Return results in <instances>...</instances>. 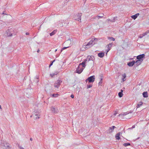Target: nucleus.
<instances>
[{"label": "nucleus", "instance_id": "obj_33", "mask_svg": "<svg viewBox=\"0 0 149 149\" xmlns=\"http://www.w3.org/2000/svg\"><path fill=\"white\" fill-rule=\"evenodd\" d=\"M122 113V115H123V116H125V115L127 114H128L129 113H127V112H124V113Z\"/></svg>", "mask_w": 149, "mask_h": 149}, {"label": "nucleus", "instance_id": "obj_32", "mask_svg": "<svg viewBox=\"0 0 149 149\" xmlns=\"http://www.w3.org/2000/svg\"><path fill=\"white\" fill-rule=\"evenodd\" d=\"M35 80H36V81L37 82H38L39 81L38 78L37 77L35 79Z\"/></svg>", "mask_w": 149, "mask_h": 149}, {"label": "nucleus", "instance_id": "obj_15", "mask_svg": "<svg viewBox=\"0 0 149 149\" xmlns=\"http://www.w3.org/2000/svg\"><path fill=\"white\" fill-rule=\"evenodd\" d=\"M142 62L141 61L139 60H137L135 62V65L137 66H139L141 64Z\"/></svg>", "mask_w": 149, "mask_h": 149}, {"label": "nucleus", "instance_id": "obj_47", "mask_svg": "<svg viewBox=\"0 0 149 149\" xmlns=\"http://www.w3.org/2000/svg\"><path fill=\"white\" fill-rule=\"evenodd\" d=\"M93 20H94V19H93V18H91V19H90V21H92Z\"/></svg>", "mask_w": 149, "mask_h": 149}, {"label": "nucleus", "instance_id": "obj_54", "mask_svg": "<svg viewBox=\"0 0 149 149\" xmlns=\"http://www.w3.org/2000/svg\"><path fill=\"white\" fill-rule=\"evenodd\" d=\"M107 20H108V21H111V20H110V19H107Z\"/></svg>", "mask_w": 149, "mask_h": 149}, {"label": "nucleus", "instance_id": "obj_26", "mask_svg": "<svg viewBox=\"0 0 149 149\" xmlns=\"http://www.w3.org/2000/svg\"><path fill=\"white\" fill-rule=\"evenodd\" d=\"M104 15L103 14H101L100 16H99V15L97 16V18L98 19H99L100 18H102L103 17Z\"/></svg>", "mask_w": 149, "mask_h": 149}, {"label": "nucleus", "instance_id": "obj_50", "mask_svg": "<svg viewBox=\"0 0 149 149\" xmlns=\"http://www.w3.org/2000/svg\"><path fill=\"white\" fill-rule=\"evenodd\" d=\"M135 127V125H133L132 126V127L131 128L132 129L133 128Z\"/></svg>", "mask_w": 149, "mask_h": 149}, {"label": "nucleus", "instance_id": "obj_36", "mask_svg": "<svg viewBox=\"0 0 149 149\" xmlns=\"http://www.w3.org/2000/svg\"><path fill=\"white\" fill-rule=\"evenodd\" d=\"M50 75L52 77H53L55 75L54 74V73L53 74H50Z\"/></svg>", "mask_w": 149, "mask_h": 149}, {"label": "nucleus", "instance_id": "obj_11", "mask_svg": "<svg viewBox=\"0 0 149 149\" xmlns=\"http://www.w3.org/2000/svg\"><path fill=\"white\" fill-rule=\"evenodd\" d=\"M86 60H84V61H83V62H82V63H80L79 66V67H83V68H85V66H86V65H85V64L86 63Z\"/></svg>", "mask_w": 149, "mask_h": 149}, {"label": "nucleus", "instance_id": "obj_45", "mask_svg": "<svg viewBox=\"0 0 149 149\" xmlns=\"http://www.w3.org/2000/svg\"><path fill=\"white\" fill-rule=\"evenodd\" d=\"M70 97L72 98H73L74 97V95L73 94H72L71 95Z\"/></svg>", "mask_w": 149, "mask_h": 149}, {"label": "nucleus", "instance_id": "obj_10", "mask_svg": "<svg viewBox=\"0 0 149 149\" xmlns=\"http://www.w3.org/2000/svg\"><path fill=\"white\" fill-rule=\"evenodd\" d=\"M95 59V57L94 56H87V57L86 60V61L88 60L89 61L90 60H92L93 61Z\"/></svg>", "mask_w": 149, "mask_h": 149}, {"label": "nucleus", "instance_id": "obj_60", "mask_svg": "<svg viewBox=\"0 0 149 149\" xmlns=\"http://www.w3.org/2000/svg\"><path fill=\"white\" fill-rule=\"evenodd\" d=\"M123 89H125V87H124V88H123Z\"/></svg>", "mask_w": 149, "mask_h": 149}, {"label": "nucleus", "instance_id": "obj_29", "mask_svg": "<svg viewBox=\"0 0 149 149\" xmlns=\"http://www.w3.org/2000/svg\"><path fill=\"white\" fill-rule=\"evenodd\" d=\"M108 39H111V40H112L113 41H114L115 40V38L112 37H108Z\"/></svg>", "mask_w": 149, "mask_h": 149}, {"label": "nucleus", "instance_id": "obj_58", "mask_svg": "<svg viewBox=\"0 0 149 149\" xmlns=\"http://www.w3.org/2000/svg\"><path fill=\"white\" fill-rule=\"evenodd\" d=\"M57 51V49H56L55 50V52H56Z\"/></svg>", "mask_w": 149, "mask_h": 149}, {"label": "nucleus", "instance_id": "obj_62", "mask_svg": "<svg viewBox=\"0 0 149 149\" xmlns=\"http://www.w3.org/2000/svg\"><path fill=\"white\" fill-rule=\"evenodd\" d=\"M57 149H58V148Z\"/></svg>", "mask_w": 149, "mask_h": 149}, {"label": "nucleus", "instance_id": "obj_31", "mask_svg": "<svg viewBox=\"0 0 149 149\" xmlns=\"http://www.w3.org/2000/svg\"><path fill=\"white\" fill-rule=\"evenodd\" d=\"M117 18V17H115L113 18V19L111 21V22H114L115 21V19Z\"/></svg>", "mask_w": 149, "mask_h": 149}, {"label": "nucleus", "instance_id": "obj_22", "mask_svg": "<svg viewBox=\"0 0 149 149\" xmlns=\"http://www.w3.org/2000/svg\"><path fill=\"white\" fill-rule=\"evenodd\" d=\"M57 31L56 30H54L52 32H51V33H50V36H52L54 35V34H55L56 33V32Z\"/></svg>", "mask_w": 149, "mask_h": 149}, {"label": "nucleus", "instance_id": "obj_59", "mask_svg": "<svg viewBox=\"0 0 149 149\" xmlns=\"http://www.w3.org/2000/svg\"><path fill=\"white\" fill-rule=\"evenodd\" d=\"M1 106L0 105V109H1Z\"/></svg>", "mask_w": 149, "mask_h": 149}, {"label": "nucleus", "instance_id": "obj_25", "mask_svg": "<svg viewBox=\"0 0 149 149\" xmlns=\"http://www.w3.org/2000/svg\"><path fill=\"white\" fill-rule=\"evenodd\" d=\"M123 145L125 147H126L127 146H129L130 145V144L129 143H125L123 144Z\"/></svg>", "mask_w": 149, "mask_h": 149}, {"label": "nucleus", "instance_id": "obj_6", "mask_svg": "<svg viewBox=\"0 0 149 149\" xmlns=\"http://www.w3.org/2000/svg\"><path fill=\"white\" fill-rule=\"evenodd\" d=\"M82 15L81 13H78L75 15V17H77V18L75 17V19L78 21L81 22V17Z\"/></svg>", "mask_w": 149, "mask_h": 149}, {"label": "nucleus", "instance_id": "obj_61", "mask_svg": "<svg viewBox=\"0 0 149 149\" xmlns=\"http://www.w3.org/2000/svg\"><path fill=\"white\" fill-rule=\"evenodd\" d=\"M139 102L141 103V102Z\"/></svg>", "mask_w": 149, "mask_h": 149}, {"label": "nucleus", "instance_id": "obj_2", "mask_svg": "<svg viewBox=\"0 0 149 149\" xmlns=\"http://www.w3.org/2000/svg\"><path fill=\"white\" fill-rule=\"evenodd\" d=\"M34 117L36 119H39L40 118V113L39 112L36 111L33 113V114L31 116V117Z\"/></svg>", "mask_w": 149, "mask_h": 149}, {"label": "nucleus", "instance_id": "obj_40", "mask_svg": "<svg viewBox=\"0 0 149 149\" xmlns=\"http://www.w3.org/2000/svg\"><path fill=\"white\" fill-rule=\"evenodd\" d=\"M68 47H63V48L61 50V52L63 50H64V49H66Z\"/></svg>", "mask_w": 149, "mask_h": 149}, {"label": "nucleus", "instance_id": "obj_57", "mask_svg": "<svg viewBox=\"0 0 149 149\" xmlns=\"http://www.w3.org/2000/svg\"><path fill=\"white\" fill-rule=\"evenodd\" d=\"M55 61V60H54L53 61H52V62H53H53H54Z\"/></svg>", "mask_w": 149, "mask_h": 149}, {"label": "nucleus", "instance_id": "obj_8", "mask_svg": "<svg viewBox=\"0 0 149 149\" xmlns=\"http://www.w3.org/2000/svg\"><path fill=\"white\" fill-rule=\"evenodd\" d=\"M116 128V127L114 126H113L109 127V129L107 131V133L108 134L111 133L113 131L114 129Z\"/></svg>", "mask_w": 149, "mask_h": 149}, {"label": "nucleus", "instance_id": "obj_52", "mask_svg": "<svg viewBox=\"0 0 149 149\" xmlns=\"http://www.w3.org/2000/svg\"><path fill=\"white\" fill-rule=\"evenodd\" d=\"M146 32L147 33V34L149 33V30H148V31Z\"/></svg>", "mask_w": 149, "mask_h": 149}, {"label": "nucleus", "instance_id": "obj_55", "mask_svg": "<svg viewBox=\"0 0 149 149\" xmlns=\"http://www.w3.org/2000/svg\"><path fill=\"white\" fill-rule=\"evenodd\" d=\"M40 52V50L39 49H38V50H37V52L38 53L39 52Z\"/></svg>", "mask_w": 149, "mask_h": 149}, {"label": "nucleus", "instance_id": "obj_12", "mask_svg": "<svg viewBox=\"0 0 149 149\" xmlns=\"http://www.w3.org/2000/svg\"><path fill=\"white\" fill-rule=\"evenodd\" d=\"M135 64V61H130L127 63V65L130 67H132Z\"/></svg>", "mask_w": 149, "mask_h": 149}, {"label": "nucleus", "instance_id": "obj_53", "mask_svg": "<svg viewBox=\"0 0 149 149\" xmlns=\"http://www.w3.org/2000/svg\"><path fill=\"white\" fill-rule=\"evenodd\" d=\"M122 115V113H120V114H119V115L118 116L119 117L121 115Z\"/></svg>", "mask_w": 149, "mask_h": 149}, {"label": "nucleus", "instance_id": "obj_46", "mask_svg": "<svg viewBox=\"0 0 149 149\" xmlns=\"http://www.w3.org/2000/svg\"><path fill=\"white\" fill-rule=\"evenodd\" d=\"M117 113H118L116 111H115V113L113 114V115L115 116H116Z\"/></svg>", "mask_w": 149, "mask_h": 149}, {"label": "nucleus", "instance_id": "obj_48", "mask_svg": "<svg viewBox=\"0 0 149 149\" xmlns=\"http://www.w3.org/2000/svg\"><path fill=\"white\" fill-rule=\"evenodd\" d=\"M139 13H137L136 14H135V15H136V16H137V17L138 16H139Z\"/></svg>", "mask_w": 149, "mask_h": 149}, {"label": "nucleus", "instance_id": "obj_18", "mask_svg": "<svg viewBox=\"0 0 149 149\" xmlns=\"http://www.w3.org/2000/svg\"><path fill=\"white\" fill-rule=\"evenodd\" d=\"M143 95L144 97H148V92L147 91L143 92Z\"/></svg>", "mask_w": 149, "mask_h": 149}, {"label": "nucleus", "instance_id": "obj_24", "mask_svg": "<svg viewBox=\"0 0 149 149\" xmlns=\"http://www.w3.org/2000/svg\"><path fill=\"white\" fill-rule=\"evenodd\" d=\"M89 42L90 43L91 45L92 46L96 43V42H94V40L93 39L91 40Z\"/></svg>", "mask_w": 149, "mask_h": 149}, {"label": "nucleus", "instance_id": "obj_56", "mask_svg": "<svg viewBox=\"0 0 149 149\" xmlns=\"http://www.w3.org/2000/svg\"><path fill=\"white\" fill-rule=\"evenodd\" d=\"M32 140H33V139H32V138H30V140L31 141H32Z\"/></svg>", "mask_w": 149, "mask_h": 149}, {"label": "nucleus", "instance_id": "obj_39", "mask_svg": "<svg viewBox=\"0 0 149 149\" xmlns=\"http://www.w3.org/2000/svg\"><path fill=\"white\" fill-rule=\"evenodd\" d=\"M18 147L20 149H24V148H23L20 146L19 145H18Z\"/></svg>", "mask_w": 149, "mask_h": 149}, {"label": "nucleus", "instance_id": "obj_16", "mask_svg": "<svg viewBox=\"0 0 149 149\" xmlns=\"http://www.w3.org/2000/svg\"><path fill=\"white\" fill-rule=\"evenodd\" d=\"M97 55L100 58H102L104 56V54L103 52H100Z\"/></svg>", "mask_w": 149, "mask_h": 149}, {"label": "nucleus", "instance_id": "obj_23", "mask_svg": "<svg viewBox=\"0 0 149 149\" xmlns=\"http://www.w3.org/2000/svg\"><path fill=\"white\" fill-rule=\"evenodd\" d=\"M122 76L123 77L122 80L123 82H124L125 80V78L126 77L125 74H124L122 75Z\"/></svg>", "mask_w": 149, "mask_h": 149}, {"label": "nucleus", "instance_id": "obj_5", "mask_svg": "<svg viewBox=\"0 0 149 149\" xmlns=\"http://www.w3.org/2000/svg\"><path fill=\"white\" fill-rule=\"evenodd\" d=\"M145 55L144 54L139 55L136 56V59L138 60L142 61H143V59L145 58Z\"/></svg>", "mask_w": 149, "mask_h": 149}, {"label": "nucleus", "instance_id": "obj_28", "mask_svg": "<svg viewBox=\"0 0 149 149\" xmlns=\"http://www.w3.org/2000/svg\"><path fill=\"white\" fill-rule=\"evenodd\" d=\"M92 84H89L88 85L87 84V88H88L92 87Z\"/></svg>", "mask_w": 149, "mask_h": 149}, {"label": "nucleus", "instance_id": "obj_51", "mask_svg": "<svg viewBox=\"0 0 149 149\" xmlns=\"http://www.w3.org/2000/svg\"><path fill=\"white\" fill-rule=\"evenodd\" d=\"M2 14L3 15H6L7 14H6V13H4V12H3V13H2Z\"/></svg>", "mask_w": 149, "mask_h": 149}, {"label": "nucleus", "instance_id": "obj_38", "mask_svg": "<svg viewBox=\"0 0 149 149\" xmlns=\"http://www.w3.org/2000/svg\"><path fill=\"white\" fill-rule=\"evenodd\" d=\"M59 73V72L58 71H56V72H55L54 73L55 75H56L57 74Z\"/></svg>", "mask_w": 149, "mask_h": 149}, {"label": "nucleus", "instance_id": "obj_35", "mask_svg": "<svg viewBox=\"0 0 149 149\" xmlns=\"http://www.w3.org/2000/svg\"><path fill=\"white\" fill-rule=\"evenodd\" d=\"M147 34V33L146 32L143 33V34H142V35H143V36H144L146 35Z\"/></svg>", "mask_w": 149, "mask_h": 149}, {"label": "nucleus", "instance_id": "obj_3", "mask_svg": "<svg viewBox=\"0 0 149 149\" xmlns=\"http://www.w3.org/2000/svg\"><path fill=\"white\" fill-rule=\"evenodd\" d=\"M95 75H93L88 77L86 80V81L87 82L88 81L89 83L93 82L95 80Z\"/></svg>", "mask_w": 149, "mask_h": 149}, {"label": "nucleus", "instance_id": "obj_27", "mask_svg": "<svg viewBox=\"0 0 149 149\" xmlns=\"http://www.w3.org/2000/svg\"><path fill=\"white\" fill-rule=\"evenodd\" d=\"M131 17L134 19H135L137 17V16L135 15L131 16Z\"/></svg>", "mask_w": 149, "mask_h": 149}, {"label": "nucleus", "instance_id": "obj_37", "mask_svg": "<svg viewBox=\"0 0 149 149\" xmlns=\"http://www.w3.org/2000/svg\"><path fill=\"white\" fill-rule=\"evenodd\" d=\"M100 76L101 77V78H100V81H102V75L101 74L100 75Z\"/></svg>", "mask_w": 149, "mask_h": 149}, {"label": "nucleus", "instance_id": "obj_49", "mask_svg": "<svg viewBox=\"0 0 149 149\" xmlns=\"http://www.w3.org/2000/svg\"><path fill=\"white\" fill-rule=\"evenodd\" d=\"M29 33H28V32L26 33V35H29Z\"/></svg>", "mask_w": 149, "mask_h": 149}, {"label": "nucleus", "instance_id": "obj_7", "mask_svg": "<svg viewBox=\"0 0 149 149\" xmlns=\"http://www.w3.org/2000/svg\"><path fill=\"white\" fill-rule=\"evenodd\" d=\"M84 69V68L82 67H79L78 65L76 70V72L78 74H80L82 72Z\"/></svg>", "mask_w": 149, "mask_h": 149}, {"label": "nucleus", "instance_id": "obj_4", "mask_svg": "<svg viewBox=\"0 0 149 149\" xmlns=\"http://www.w3.org/2000/svg\"><path fill=\"white\" fill-rule=\"evenodd\" d=\"M62 82V81L61 80L59 79L57 80L54 85V87L58 88Z\"/></svg>", "mask_w": 149, "mask_h": 149}, {"label": "nucleus", "instance_id": "obj_41", "mask_svg": "<svg viewBox=\"0 0 149 149\" xmlns=\"http://www.w3.org/2000/svg\"><path fill=\"white\" fill-rule=\"evenodd\" d=\"M53 63V62H52V61H51L50 64V65H49V67H51V66H52V65Z\"/></svg>", "mask_w": 149, "mask_h": 149}, {"label": "nucleus", "instance_id": "obj_20", "mask_svg": "<svg viewBox=\"0 0 149 149\" xmlns=\"http://www.w3.org/2000/svg\"><path fill=\"white\" fill-rule=\"evenodd\" d=\"M2 146H4L7 149V148H9V146L8 145V144L6 143V145H5L4 143H2Z\"/></svg>", "mask_w": 149, "mask_h": 149}, {"label": "nucleus", "instance_id": "obj_17", "mask_svg": "<svg viewBox=\"0 0 149 149\" xmlns=\"http://www.w3.org/2000/svg\"><path fill=\"white\" fill-rule=\"evenodd\" d=\"M84 46H86V48L87 49L89 48L92 46V45H91V44L90 43H89V42L86 45H85Z\"/></svg>", "mask_w": 149, "mask_h": 149}, {"label": "nucleus", "instance_id": "obj_30", "mask_svg": "<svg viewBox=\"0 0 149 149\" xmlns=\"http://www.w3.org/2000/svg\"><path fill=\"white\" fill-rule=\"evenodd\" d=\"M143 103H141V104H137L136 106V107L137 108H138L140 107V106H142Z\"/></svg>", "mask_w": 149, "mask_h": 149}, {"label": "nucleus", "instance_id": "obj_21", "mask_svg": "<svg viewBox=\"0 0 149 149\" xmlns=\"http://www.w3.org/2000/svg\"><path fill=\"white\" fill-rule=\"evenodd\" d=\"M58 94L56 93V94H51L50 96L52 97H57L58 96Z\"/></svg>", "mask_w": 149, "mask_h": 149}, {"label": "nucleus", "instance_id": "obj_1", "mask_svg": "<svg viewBox=\"0 0 149 149\" xmlns=\"http://www.w3.org/2000/svg\"><path fill=\"white\" fill-rule=\"evenodd\" d=\"M6 33L8 36H11L13 35H15L16 33L14 31L13 28L8 29L6 31Z\"/></svg>", "mask_w": 149, "mask_h": 149}, {"label": "nucleus", "instance_id": "obj_9", "mask_svg": "<svg viewBox=\"0 0 149 149\" xmlns=\"http://www.w3.org/2000/svg\"><path fill=\"white\" fill-rule=\"evenodd\" d=\"M51 110L53 113H57L58 111L57 108L55 106L52 107Z\"/></svg>", "mask_w": 149, "mask_h": 149}, {"label": "nucleus", "instance_id": "obj_14", "mask_svg": "<svg viewBox=\"0 0 149 149\" xmlns=\"http://www.w3.org/2000/svg\"><path fill=\"white\" fill-rule=\"evenodd\" d=\"M121 133L120 132H118L116 135L115 137L117 140H119L120 139V136Z\"/></svg>", "mask_w": 149, "mask_h": 149}, {"label": "nucleus", "instance_id": "obj_19", "mask_svg": "<svg viewBox=\"0 0 149 149\" xmlns=\"http://www.w3.org/2000/svg\"><path fill=\"white\" fill-rule=\"evenodd\" d=\"M123 92V90H121V92H120L118 93V95L119 97H122L123 96V94L122 93Z\"/></svg>", "mask_w": 149, "mask_h": 149}, {"label": "nucleus", "instance_id": "obj_34", "mask_svg": "<svg viewBox=\"0 0 149 149\" xmlns=\"http://www.w3.org/2000/svg\"><path fill=\"white\" fill-rule=\"evenodd\" d=\"M94 40V42H96V41L98 40V39L97 38H95L94 39V40Z\"/></svg>", "mask_w": 149, "mask_h": 149}, {"label": "nucleus", "instance_id": "obj_44", "mask_svg": "<svg viewBox=\"0 0 149 149\" xmlns=\"http://www.w3.org/2000/svg\"><path fill=\"white\" fill-rule=\"evenodd\" d=\"M93 19H96V18H97V16H95V17H93Z\"/></svg>", "mask_w": 149, "mask_h": 149}, {"label": "nucleus", "instance_id": "obj_43", "mask_svg": "<svg viewBox=\"0 0 149 149\" xmlns=\"http://www.w3.org/2000/svg\"><path fill=\"white\" fill-rule=\"evenodd\" d=\"M102 81H100L99 82V84H98L99 85L102 86L101 84L102 83Z\"/></svg>", "mask_w": 149, "mask_h": 149}, {"label": "nucleus", "instance_id": "obj_13", "mask_svg": "<svg viewBox=\"0 0 149 149\" xmlns=\"http://www.w3.org/2000/svg\"><path fill=\"white\" fill-rule=\"evenodd\" d=\"M112 45V43H109L107 45V46L108 48V50L107 51V53L110 50Z\"/></svg>", "mask_w": 149, "mask_h": 149}, {"label": "nucleus", "instance_id": "obj_42", "mask_svg": "<svg viewBox=\"0 0 149 149\" xmlns=\"http://www.w3.org/2000/svg\"><path fill=\"white\" fill-rule=\"evenodd\" d=\"M143 36V35H142V34H141L140 36H139V38H142Z\"/></svg>", "mask_w": 149, "mask_h": 149}]
</instances>
